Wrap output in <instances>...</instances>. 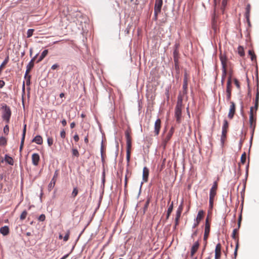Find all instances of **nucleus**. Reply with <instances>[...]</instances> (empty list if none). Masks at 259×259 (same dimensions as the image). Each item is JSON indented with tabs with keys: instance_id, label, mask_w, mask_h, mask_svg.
Segmentation results:
<instances>
[{
	"instance_id": "f257e3e1",
	"label": "nucleus",
	"mask_w": 259,
	"mask_h": 259,
	"mask_svg": "<svg viewBox=\"0 0 259 259\" xmlns=\"http://www.w3.org/2000/svg\"><path fill=\"white\" fill-rule=\"evenodd\" d=\"M183 108V97L179 95L178 97V101L175 110V116L176 118L177 123L181 122L182 118V110Z\"/></svg>"
},
{
	"instance_id": "f03ea898",
	"label": "nucleus",
	"mask_w": 259,
	"mask_h": 259,
	"mask_svg": "<svg viewBox=\"0 0 259 259\" xmlns=\"http://www.w3.org/2000/svg\"><path fill=\"white\" fill-rule=\"evenodd\" d=\"M132 132L131 130H127L125 132V136L126 142V161L127 163L130 162L131 157V152L132 148Z\"/></svg>"
},
{
	"instance_id": "7ed1b4c3",
	"label": "nucleus",
	"mask_w": 259,
	"mask_h": 259,
	"mask_svg": "<svg viewBox=\"0 0 259 259\" xmlns=\"http://www.w3.org/2000/svg\"><path fill=\"white\" fill-rule=\"evenodd\" d=\"M1 106L2 118L7 123H8L10 121V119L11 116V109L6 104H3Z\"/></svg>"
},
{
	"instance_id": "20e7f679",
	"label": "nucleus",
	"mask_w": 259,
	"mask_h": 259,
	"mask_svg": "<svg viewBox=\"0 0 259 259\" xmlns=\"http://www.w3.org/2000/svg\"><path fill=\"white\" fill-rule=\"evenodd\" d=\"M229 128V123L226 119L224 120L223 125L222 127V133L221 136V143L223 145L227 137V134Z\"/></svg>"
},
{
	"instance_id": "39448f33",
	"label": "nucleus",
	"mask_w": 259,
	"mask_h": 259,
	"mask_svg": "<svg viewBox=\"0 0 259 259\" xmlns=\"http://www.w3.org/2000/svg\"><path fill=\"white\" fill-rule=\"evenodd\" d=\"M162 4V0H155L154 5V16L155 19H157L158 14L161 12Z\"/></svg>"
},
{
	"instance_id": "423d86ee",
	"label": "nucleus",
	"mask_w": 259,
	"mask_h": 259,
	"mask_svg": "<svg viewBox=\"0 0 259 259\" xmlns=\"http://www.w3.org/2000/svg\"><path fill=\"white\" fill-rule=\"evenodd\" d=\"M255 121L256 117L253 114V107H251L249 112V124L250 128H253V130L255 126Z\"/></svg>"
},
{
	"instance_id": "0eeeda50",
	"label": "nucleus",
	"mask_w": 259,
	"mask_h": 259,
	"mask_svg": "<svg viewBox=\"0 0 259 259\" xmlns=\"http://www.w3.org/2000/svg\"><path fill=\"white\" fill-rule=\"evenodd\" d=\"M210 225L208 222V219L207 218L205 221V230L203 240L205 241V243H207V239L208 237L209 234L210 232Z\"/></svg>"
},
{
	"instance_id": "6e6552de",
	"label": "nucleus",
	"mask_w": 259,
	"mask_h": 259,
	"mask_svg": "<svg viewBox=\"0 0 259 259\" xmlns=\"http://www.w3.org/2000/svg\"><path fill=\"white\" fill-rule=\"evenodd\" d=\"M59 175V170H56L55 171L53 178H52L50 183L49 184L48 188L50 191H51L55 186L57 178Z\"/></svg>"
},
{
	"instance_id": "1a4fd4ad",
	"label": "nucleus",
	"mask_w": 259,
	"mask_h": 259,
	"mask_svg": "<svg viewBox=\"0 0 259 259\" xmlns=\"http://www.w3.org/2000/svg\"><path fill=\"white\" fill-rule=\"evenodd\" d=\"M236 106L235 104L233 102H230V106L229 109V112L228 113V117L230 119H232L235 113Z\"/></svg>"
},
{
	"instance_id": "9d476101",
	"label": "nucleus",
	"mask_w": 259,
	"mask_h": 259,
	"mask_svg": "<svg viewBox=\"0 0 259 259\" xmlns=\"http://www.w3.org/2000/svg\"><path fill=\"white\" fill-rule=\"evenodd\" d=\"M218 189V183L217 182H214L213 183V186L210 190L209 193V198H214L216 194H217V190Z\"/></svg>"
},
{
	"instance_id": "9b49d317",
	"label": "nucleus",
	"mask_w": 259,
	"mask_h": 259,
	"mask_svg": "<svg viewBox=\"0 0 259 259\" xmlns=\"http://www.w3.org/2000/svg\"><path fill=\"white\" fill-rule=\"evenodd\" d=\"M161 128V120L159 118H158L154 124V133L155 135L157 136Z\"/></svg>"
},
{
	"instance_id": "f8f14e48",
	"label": "nucleus",
	"mask_w": 259,
	"mask_h": 259,
	"mask_svg": "<svg viewBox=\"0 0 259 259\" xmlns=\"http://www.w3.org/2000/svg\"><path fill=\"white\" fill-rule=\"evenodd\" d=\"M188 79H189V78H188V74H187V72H185L184 74V78L183 85L184 94H187V93Z\"/></svg>"
},
{
	"instance_id": "ddd939ff",
	"label": "nucleus",
	"mask_w": 259,
	"mask_h": 259,
	"mask_svg": "<svg viewBox=\"0 0 259 259\" xmlns=\"http://www.w3.org/2000/svg\"><path fill=\"white\" fill-rule=\"evenodd\" d=\"M221 244L218 243L217 244L215 248V257L214 259H220L221 255Z\"/></svg>"
},
{
	"instance_id": "4468645a",
	"label": "nucleus",
	"mask_w": 259,
	"mask_h": 259,
	"mask_svg": "<svg viewBox=\"0 0 259 259\" xmlns=\"http://www.w3.org/2000/svg\"><path fill=\"white\" fill-rule=\"evenodd\" d=\"M40 160V157L38 154L37 153H33L32 155V164L35 165H38L39 163V161Z\"/></svg>"
},
{
	"instance_id": "2eb2a0df",
	"label": "nucleus",
	"mask_w": 259,
	"mask_h": 259,
	"mask_svg": "<svg viewBox=\"0 0 259 259\" xmlns=\"http://www.w3.org/2000/svg\"><path fill=\"white\" fill-rule=\"evenodd\" d=\"M199 241L195 242L193 246L191 247V256L192 257L195 253L197 252L198 250L199 247Z\"/></svg>"
},
{
	"instance_id": "dca6fc26",
	"label": "nucleus",
	"mask_w": 259,
	"mask_h": 259,
	"mask_svg": "<svg viewBox=\"0 0 259 259\" xmlns=\"http://www.w3.org/2000/svg\"><path fill=\"white\" fill-rule=\"evenodd\" d=\"M174 128L173 127H171L170 128L169 131L168 132L167 135H166V136L165 137V138L164 139V142L165 144L171 139V137H172V135L174 134Z\"/></svg>"
},
{
	"instance_id": "f3484780",
	"label": "nucleus",
	"mask_w": 259,
	"mask_h": 259,
	"mask_svg": "<svg viewBox=\"0 0 259 259\" xmlns=\"http://www.w3.org/2000/svg\"><path fill=\"white\" fill-rule=\"evenodd\" d=\"M149 170L148 168L144 167L143 170V180L146 182L148 181Z\"/></svg>"
},
{
	"instance_id": "a211bd4d",
	"label": "nucleus",
	"mask_w": 259,
	"mask_h": 259,
	"mask_svg": "<svg viewBox=\"0 0 259 259\" xmlns=\"http://www.w3.org/2000/svg\"><path fill=\"white\" fill-rule=\"evenodd\" d=\"M34 63H33V60H31L28 64L27 65L26 67V71L25 72V77H26L28 74L30 72V70L32 69V68L34 67Z\"/></svg>"
},
{
	"instance_id": "6ab92c4d",
	"label": "nucleus",
	"mask_w": 259,
	"mask_h": 259,
	"mask_svg": "<svg viewBox=\"0 0 259 259\" xmlns=\"http://www.w3.org/2000/svg\"><path fill=\"white\" fill-rule=\"evenodd\" d=\"M250 10H251V6L250 4H248L246 7V12L245 14V18L247 20V21L249 24L250 21H249V16H250Z\"/></svg>"
},
{
	"instance_id": "aec40b11",
	"label": "nucleus",
	"mask_w": 259,
	"mask_h": 259,
	"mask_svg": "<svg viewBox=\"0 0 259 259\" xmlns=\"http://www.w3.org/2000/svg\"><path fill=\"white\" fill-rule=\"evenodd\" d=\"M0 233L4 236L8 235L10 233L9 228L7 226L2 227L0 229Z\"/></svg>"
},
{
	"instance_id": "412c9836",
	"label": "nucleus",
	"mask_w": 259,
	"mask_h": 259,
	"mask_svg": "<svg viewBox=\"0 0 259 259\" xmlns=\"http://www.w3.org/2000/svg\"><path fill=\"white\" fill-rule=\"evenodd\" d=\"M220 60L222 63V68H227V59L226 57L221 54L220 56Z\"/></svg>"
},
{
	"instance_id": "4be33fe9",
	"label": "nucleus",
	"mask_w": 259,
	"mask_h": 259,
	"mask_svg": "<svg viewBox=\"0 0 259 259\" xmlns=\"http://www.w3.org/2000/svg\"><path fill=\"white\" fill-rule=\"evenodd\" d=\"M204 215V211L202 210H200L198 211L197 217L195 220V222L200 223L201 220L203 218Z\"/></svg>"
},
{
	"instance_id": "5701e85b",
	"label": "nucleus",
	"mask_w": 259,
	"mask_h": 259,
	"mask_svg": "<svg viewBox=\"0 0 259 259\" xmlns=\"http://www.w3.org/2000/svg\"><path fill=\"white\" fill-rule=\"evenodd\" d=\"M232 88V86H227L226 88L227 100L228 101H230L231 100Z\"/></svg>"
},
{
	"instance_id": "b1692460",
	"label": "nucleus",
	"mask_w": 259,
	"mask_h": 259,
	"mask_svg": "<svg viewBox=\"0 0 259 259\" xmlns=\"http://www.w3.org/2000/svg\"><path fill=\"white\" fill-rule=\"evenodd\" d=\"M211 27L215 33H217L218 31V26L217 24V21L215 20V15L213 16L212 19Z\"/></svg>"
},
{
	"instance_id": "393cba45",
	"label": "nucleus",
	"mask_w": 259,
	"mask_h": 259,
	"mask_svg": "<svg viewBox=\"0 0 259 259\" xmlns=\"http://www.w3.org/2000/svg\"><path fill=\"white\" fill-rule=\"evenodd\" d=\"M183 209V206L182 204H181L178 207L177 212H176V219H180L182 210Z\"/></svg>"
},
{
	"instance_id": "a878e982",
	"label": "nucleus",
	"mask_w": 259,
	"mask_h": 259,
	"mask_svg": "<svg viewBox=\"0 0 259 259\" xmlns=\"http://www.w3.org/2000/svg\"><path fill=\"white\" fill-rule=\"evenodd\" d=\"M32 142L37 144L41 145L42 143L43 140L42 137L40 136H36L34 138Z\"/></svg>"
},
{
	"instance_id": "bb28decb",
	"label": "nucleus",
	"mask_w": 259,
	"mask_h": 259,
	"mask_svg": "<svg viewBox=\"0 0 259 259\" xmlns=\"http://www.w3.org/2000/svg\"><path fill=\"white\" fill-rule=\"evenodd\" d=\"M238 230H239L238 228H236V229H234L233 231V233H232V238L234 240H235L236 241V242L237 241V239L239 241Z\"/></svg>"
},
{
	"instance_id": "cd10ccee",
	"label": "nucleus",
	"mask_w": 259,
	"mask_h": 259,
	"mask_svg": "<svg viewBox=\"0 0 259 259\" xmlns=\"http://www.w3.org/2000/svg\"><path fill=\"white\" fill-rule=\"evenodd\" d=\"M174 60L175 63H178L179 61V51L175 49L173 53Z\"/></svg>"
},
{
	"instance_id": "c85d7f7f",
	"label": "nucleus",
	"mask_w": 259,
	"mask_h": 259,
	"mask_svg": "<svg viewBox=\"0 0 259 259\" xmlns=\"http://www.w3.org/2000/svg\"><path fill=\"white\" fill-rule=\"evenodd\" d=\"M258 101H259V93H258V91H257L256 94L255 101V104H254L255 114H256V110L258 109Z\"/></svg>"
},
{
	"instance_id": "c756f323",
	"label": "nucleus",
	"mask_w": 259,
	"mask_h": 259,
	"mask_svg": "<svg viewBox=\"0 0 259 259\" xmlns=\"http://www.w3.org/2000/svg\"><path fill=\"white\" fill-rule=\"evenodd\" d=\"M5 160L7 163L9 164L10 165H13L14 164L13 159L11 157L8 156V155H5Z\"/></svg>"
},
{
	"instance_id": "7c9ffc66",
	"label": "nucleus",
	"mask_w": 259,
	"mask_h": 259,
	"mask_svg": "<svg viewBox=\"0 0 259 259\" xmlns=\"http://www.w3.org/2000/svg\"><path fill=\"white\" fill-rule=\"evenodd\" d=\"M237 50H238V53L239 54V55L241 57H243L245 55L243 47L241 46H239L238 47Z\"/></svg>"
},
{
	"instance_id": "2f4dec72",
	"label": "nucleus",
	"mask_w": 259,
	"mask_h": 259,
	"mask_svg": "<svg viewBox=\"0 0 259 259\" xmlns=\"http://www.w3.org/2000/svg\"><path fill=\"white\" fill-rule=\"evenodd\" d=\"M7 139L5 137H0V146H5L7 144Z\"/></svg>"
},
{
	"instance_id": "473e14b6",
	"label": "nucleus",
	"mask_w": 259,
	"mask_h": 259,
	"mask_svg": "<svg viewBox=\"0 0 259 259\" xmlns=\"http://www.w3.org/2000/svg\"><path fill=\"white\" fill-rule=\"evenodd\" d=\"M246 154L245 152H244L241 155L240 162L242 164H244L246 162Z\"/></svg>"
},
{
	"instance_id": "72a5a7b5",
	"label": "nucleus",
	"mask_w": 259,
	"mask_h": 259,
	"mask_svg": "<svg viewBox=\"0 0 259 259\" xmlns=\"http://www.w3.org/2000/svg\"><path fill=\"white\" fill-rule=\"evenodd\" d=\"M248 54L250 56L251 59L252 61L256 60V56L253 51L249 50L248 51Z\"/></svg>"
},
{
	"instance_id": "f704fd0d",
	"label": "nucleus",
	"mask_w": 259,
	"mask_h": 259,
	"mask_svg": "<svg viewBox=\"0 0 259 259\" xmlns=\"http://www.w3.org/2000/svg\"><path fill=\"white\" fill-rule=\"evenodd\" d=\"M27 215V212L26 210H24L21 214L20 219L21 220H24L26 219Z\"/></svg>"
},
{
	"instance_id": "c9c22d12",
	"label": "nucleus",
	"mask_w": 259,
	"mask_h": 259,
	"mask_svg": "<svg viewBox=\"0 0 259 259\" xmlns=\"http://www.w3.org/2000/svg\"><path fill=\"white\" fill-rule=\"evenodd\" d=\"M78 190L77 187H75L73 188V191L72 192L71 195L72 197L75 198L78 194Z\"/></svg>"
},
{
	"instance_id": "e433bc0d",
	"label": "nucleus",
	"mask_w": 259,
	"mask_h": 259,
	"mask_svg": "<svg viewBox=\"0 0 259 259\" xmlns=\"http://www.w3.org/2000/svg\"><path fill=\"white\" fill-rule=\"evenodd\" d=\"M72 153L73 156H75L76 157H78L79 156V152L76 149H72Z\"/></svg>"
},
{
	"instance_id": "4c0bfd02",
	"label": "nucleus",
	"mask_w": 259,
	"mask_h": 259,
	"mask_svg": "<svg viewBox=\"0 0 259 259\" xmlns=\"http://www.w3.org/2000/svg\"><path fill=\"white\" fill-rule=\"evenodd\" d=\"M34 31V29H29L27 32V37L28 38L30 37L33 35Z\"/></svg>"
},
{
	"instance_id": "58836bf2",
	"label": "nucleus",
	"mask_w": 259,
	"mask_h": 259,
	"mask_svg": "<svg viewBox=\"0 0 259 259\" xmlns=\"http://www.w3.org/2000/svg\"><path fill=\"white\" fill-rule=\"evenodd\" d=\"M69 235H70V231L68 230L67 231L65 236L63 237V240L65 242L68 241V240L69 239Z\"/></svg>"
},
{
	"instance_id": "ea45409f",
	"label": "nucleus",
	"mask_w": 259,
	"mask_h": 259,
	"mask_svg": "<svg viewBox=\"0 0 259 259\" xmlns=\"http://www.w3.org/2000/svg\"><path fill=\"white\" fill-rule=\"evenodd\" d=\"M26 132V124L24 125L23 130V134L22 139L25 140V135Z\"/></svg>"
},
{
	"instance_id": "a19ab883",
	"label": "nucleus",
	"mask_w": 259,
	"mask_h": 259,
	"mask_svg": "<svg viewBox=\"0 0 259 259\" xmlns=\"http://www.w3.org/2000/svg\"><path fill=\"white\" fill-rule=\"evenodd\" d=\"M234 83H235V85L236 86V87L237 88V89L240 90V83H239V81L236 78H235L234 79Z\"/></svg>"
},
{
	"instance_id": "79ce46f5",
	"label": "nucleus",
	"mask_w": 259,
	"mask_h": 259,
	"mask_svg": "<svg viewBox=\"0 0 259 259\" xmlns=\"http://www.w3.org/2000/svg\"><path fill=\"white\" fill-rule=\"evenodd\" d=\"M238 247H239V242H238V240H237V241L236 244L235 251H234L235 257H236L237 255V250H238Z\"/></svg>"
},
{
	"instance_id": "37998d69",
	"label": "nucleus",
	"mask_w": 259,
	"mask_h": 259,
	"mask_svg": "<svg viewBox=\"0 0 259 259\" xmlns=\"http://www.w3.org/2000/svg\"><path fill=\"white\" fill-rule=\"evenodd\" d=\"M149 203H150V200H149V199H148L146 201V203H145V204L144 205V212H145V211L147 209L148 207V206L149 205Z\"/></svg>"
},
{
	"instance_id": "c03bdc74",
	"label": "nucleus",
	"mask_w": 259,
	"mask_h": 259,
	"mask_svg": "<svg viewBox=\"0 0 259 259\" xmlns=\"http://www.w3.org/2000/svg\"><path fill=\"white\" fill-rule=\"evenodd\" d=\"M47 142L49 146H51L53 144V139L52 138H48Z\"/></svg>"
},
{
	"instance_id": "a18cd8bd",
	"label": "nucleus",
	"mask_w": 259,
	"mask_h": 259,
	"mask_svg": "<svg viewBox=\"0 0 259 259\" xmlns=\"http://www.w3.org/2000/svg\"><path fill=\"white\" fill-rule=\"evenodd\" d=\"M227 75V68H223V73L222 78L225 79Z\"/></svg>"
},
{
	"instance_id": "49530a36",
	"label": "nucleus",
	"mask_w": 259,
	"mask_h": 259,
	"mask_svg": "<svg viewBox=\"0 0 259 259\" xmlns=\"http://www.w3.org/2000/svg\"><path fill=\"white\" fill-rule=\"evenodd\" d=\"M173 210V202H171L170 205L169 206L167 212L171 213Z\"/></svg>"
},
{
	"instance_id": "de8ad7c7",
	"label": "nucleus",
	"mask_w": 259,
	"mask_h": 259,
	"mask_svg": "<svg viewBox=\"0 0 259 259\" xmlns=\"http://www.w3.org/2000/svg\"><path fill=\"white\" fill-rule=\"evenodd\" d=\"M227 86H232V80L231 75H230L228 78Z\"/></svg>"
},
{
	"instance_id": "09e8293b",
	"label": "nucleus",
	"mask_w": 259,
	"mask_h": 259,
	"mask_svg": "<svg viewBox=\"0 0 259 259\" xmlns=\"http://www.w3.org/2000/svg\"><path fill=\"white\" fill-rule=\"evenodd\" d=\"M60 136L62 139H64L66 137V132L64 129H63L60 132Z\"/></svg>"
},
{
	"instance_id": "8fccbe9b",
	"label": "nucleus",
	"mask_w": 259,
	"mask_h": 259,
	"mask_svg": "<svg viewBox=\"0 0 259 259\" xmlns=\"http://www.w3.org/2000/svg\"><path fill=\"white\" fill-rule=\"evenodd\" d=\"M45 219H46V216L45 214H41L39 218H38V220L40 222H43L45 220Z\"/></svg>"
},
{
	"instance_id": "3c124183",
	"label": "nucleus",
	"mask_w": 259,
	"mask_h": 259,
	"mask_svg": "<svg viewBox=\"0 0 259 259\" xmlns=\"http://www.w3.org/2000/svg\"><path fill=\"white\" fill-rule=\"evenodd\" d=\"M127 176H125V182H124V191H127Z\"/></svg>"
},
{
	"instance_id": "603ef678",
	"label": "nucleus",
	"mask_w": 259,
	"mask_h": 259,
	"mask_svg": "<svg viewBox=\"0 0 259 259\" xmlns=\"http://www.w3.org/2000/svg\"><path fill=\"white\" fill-rule=\"evenodd\" d=\"M213 201H214L213 198H209V206L211 208H212L213 207Z\"/></svg>"
},
{
	"instance_id": "864d4df0",
	"label": "nucleus",
	"mask_w": 259,
	"mask_h": 259,
	"mask_svg": "<svg viewBox=\"0 0 259 259\" xmlns=\"http://www.w3.org/2000/svg\"><path fill=\"white\" fill-rule=\"evenodd\" d=\"M241 220H242V216H241V214H240V216H239V219H238V229H239L240 227Z\"/></svg>"
},
{
	"instance_id": "5fc2aeb1",
	"label": "nucleus",
	"mask_w": 259,
	"mask_h": 259,
	"mask_svg": "<svg viewBox=\"0 0 259 259\" xmlns=\"http://www.w3.org/2000/svg\"><path fill=\"white\" fill-rule=\"evenodd\" d=\"M73 139L76 142H77L79 140L78 135L77 134L75 135L73 137Z\"/></svg>"
},
{
	"instance_id": "6e6d98bb",
	"label": "nucleus",
	"mask_w": 259,
	"mask_h": 259,
	"mask_svg": "<svg viewBox=\"0 0 259 259\" xmlns=\"http://www.w3.org/2000/svg\"><path fill=\"white\" fill-rule=\"evenodd\" d=\"M48 50H45L42 52L41 55H42L44 57H46V56L48 55Z\"/></svg>"
},
{
	"instance_id": "4d7b16f0",
	"label": "nucleus",
	"mask_w": 259,
	"mask_h": 259,
	"mask_svg": "<svg viewBox=\"0 0 259 259\" xmlns=\"http://www.w3.org/2000/svg\"><path fill=\"white\" fill-rule=\"evenodd\" d=\"M24 142V140H23V139H21V144H20V151H21L22 149H23Z\"/></svg>"
},
{
	"instance_id": "13d9d810",
	"label": "nucleus",
	"mask_w": 259,
	"mask_h": 259,
	"mask_svg": "<svg viewBox=\"0 0 259 259\" xmlns=\"http://www.w3.org/2000/svg\"><path fill=\"white\" fill-rule=\"evenodd\" d=\"M59 67V65H58L57 64H55L54 65H53L51 67V69L52 70H55L57 68H58Z\"/></svg>"
},
{
	"instance_id": "bf43d9fd",
	"label": "nucleus",
	"mask_w": 259,
	"mask_h": 259,
	"mask_svg": "<svg viewBox=\"0 0 259 259\" xmlns=\"http://www.w3.org/2000/svg\"><path fill=\"white\" fill-rule=\"evenodd\" d=\"M84 142L85 144H88L89 143V134H88L87 136L85 137L84 139Z\"/></svg>"
},
{
	"instance_id": "052dcab7",
	"label": "nucleus",
	"mask_w": 259,
	"mask_h": 259,
	"mask_svg": "<svg viewBox=\"0 0 259 259\" xmlns=\"http://www.w3.org/2000/svg\"><path fill=\"white\" fill-rule=\"evenodd\" d=\"M61 123H62L63 126H66V124H67L66 120L65 119H63L61 121Z\"/></svg>"
},
{
	"instance_id": "680f3d73",
	"label": "nucleus",
	"mask_w": 259,
	"mask_h": 259,
	"mask_svg": "<svg viewBox=\"0 0 259 259\" xmlns=\"http://www.w3.org/2000/svg\"><path fill=\"white\" fill-rule=\"evenodd\" d=\"M45 57H44L42 55H40L37 62L38 63L41 61Z\"/></svg>"
},
{
	"instance_id": "e2e57ef3",
	"label": "nucleus",
	"mask_w": 259,
	"mask_h": 259,
	"mask_svg": "<svg viewBox=\"0 0 259 259\" xmlns=\"http://www.w3.org/2000/svg\"><path fill=\"white\" fill-rule=\"evenodd\" d=\"M45 57H44L42 55H40L37 62L38 63L41 61Z\"/></svg>"
},
{
	"instance_id": "0e129e2a",
	"label": "nucleus",
	"mask_w": 259,
	"mask_h": 259,
	"mask_svg": "<svg viewBox=\"0 0 259 259\" xmlns=\"http://www.w3.org/2000/svg\"><path fill=\"white\" fill-rule=\"evenodd\" d=\"M45 57H44L42 55H40L37 62L38 63L41 61Z\"/></svg>"
},
{
	"instance_id": "69168bd1",
	"label": "nucleus",
	"mask_w": 259,
	"mask_h": 259,
	"mask_svg": "<svg viewBox=\"0 0 259 259\" xmlns=\"http://www.w3.org/2000/svg\"><path fill=\"white\" fill-rule=\"evenodd\" d=\"M5 85V82L3 80H0V88H2Z\"/></svg>"
},
{
	"instance_id": "338daca9",
	"label": "nucleus",
	"mask_w": 259,
	"mask_h": 259,
	"mask_svg": "<svg viewBox=\"0 0 259 259\" xmlns=\"http://www.w3.org/2000/svg\"><path fill=\"white\" fill-rule=\"evenodd\" d=\"M179 224V219H175V228H176Z\"/></svg>"
},
{
	"instance_id": "774afa93",
	"label": "nucleus",
	"mask_w": 259,
	"mask_h": 259,
	"mask_svg": "<svg viewBox=\"0 0 259 259\" xmlns=\"http://www.w3.org/2000/svg\"><path fill=\"white\" fill-rule=\"evenodd\" d=\"M165 95H166V96L167 97V100L168 101L169 100V94L168 90L166 91V92L165 93Z\"/></svg>"
}]
</instances>
